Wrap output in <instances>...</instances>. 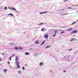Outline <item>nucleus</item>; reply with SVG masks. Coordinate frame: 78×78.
<instances>
[{
  "instance_id": "nucleus-13",
  "label": "nucleus",
  "mask_w": 78,
  "mask_h": 78,
  "mask_svg": "<svg viewBox=\"0 0 78 78\" xmlns=\"http://www.w3.org/2000/svg\"><path fill=\"white\" fill-rule=\"evenodd\" d=\"M65 33V32L64 31H63L62 32L60 33V34H62L63 33Z\"/></svg>"
},
{
  "instance_id": "nucleus-10",
  "label": "nucleus",
  "mask_w": 78,
  "mask_h": 78,
  "mask_svg": "<svg viewBox=\"0 0 78 78\" xmlns=\"http://www.w3.org/2000/svg\"><path fill=\"white\" fill-rule=\"evenodd\" d=\"M7 15H8V16H13V15L12 14H7Z\"/></svg>"
},
{
  "instance_id": "nucleus-20",
  "label": "nucleus",
  "mask_w": 78,
  "mask_h": 78,
  "mask_svg": "<svg viewBox=\"0 0 78 78\" xmlns=\"http://www.w3.org/2000/svg\"><path fill=\"white\" fill-rule=\"evenodd\" d=\"M15 50H18V48L16 47L15 48Z\"/></svg>"
},
{
  "instance_id": "nucleus-39",
  "label": "nucleus",
  "mask_w": 78,
  "mask_h": 78,
  "mask_svg": "<svg viewBox=\"0 0 78 78\" xmlns=\"http://www.w3.org/2000/svg\"><path fill=\"white\" fill-rule=\"evenodd\" d=\"M0 59H1V57H0Z\"/></svg>"
},
{
  "instance_id": "nucleus-1",
  "label": "nucleus",
  "mask_w": 78,
  "mask_h": 78,
  "mask_svg": "<svg viewBox=\"0 0 78 78\" xmlns=\"http://www.w3.org/2000/svg\"><path fill=\"white\" fill-rule=\"evenodd\" d=\"M16 64L17 65V66L16 67L17 69H19L20 68V65H19V64H20V62H16Z\"/></svg>"
},
{
  "instance_id": "nucleus-22",
  "label": "nucleus",
  "mask_w": 78,
  "mask_h": 78,
  "mask_svg": "<svg viewBox=\"0 0 78 78\" xmlns=\"http://www.w3.org/2000/svg\"><path fill=\"white\" fill-rule=\"evenodd\" d=\"M22 69H23V70H25V67H22Z\"/></svg>"
},
{
  "instance_id": "nucleus-23",
  "label": "nucleus",
  "mask_w": 78,
  "mask_h": 78,
  "mask_svg": "<svg viewBox=\"0 0 78 78\" xmlns=\"http://www.w3.org/2000/svg\"><path fill=\"white\" fill-rule=\"evenodd\" d=\"M44 28H43L41 30V31H43V30H44Z\"/></svg>"
},
{
  "instance_id": "nucleus-19",
  "label": "nucleus",
  "mask_w": 78,
  "mask_h": 78,
  "mask_svg": "<svg viewBox=\"0 0 78 78\" xmlns=\"http://www.w3.org/2000/svg\"><path fill=\"white\" fill-rule=\"evenodd\" d=\"M42 24H44V23H41L39 24L38 25H42Z\"/></svg>"
},
{
  "instance_id": "nucleus-12",
  "label": "nucleus",
  "mask_w": 78,
  "mask_h": 78,
  "mask_svg": "<svg viewBox=\"0 0 78 78\" xmlns=\"http://www.w3.org/2000/svg\"><path fill=\"white\" fill-rule=\"evenodd\" d=\"M4 71L5 72V73H6L7 71V69H4Z\"/></svg>"
},
{
  "instance_id": "nucleus-4",
  "label": "nucleus",
  "mask_w": 78,
  "mask_h": 78,
  "mask_svg": "<svg viewBox=\"0 0 78 78\" xmlns=\"http://www.w3.org/2000/svg\"><path fill=\"white\" fill-rule=\"evenodd\" d=\"M77 30H76L72 32L73 34H75V33H77Z\"/></svg>"
},
{
  "instance_id": "nucleus-27",
  "label": "nucleus",
  "mask_w": 78,
  "mask_h": 78,
  "mask_svg": "<svg viewBox=\"0 0 78 78\" xmlns=\"http://www.w3.org/2000/svg\"><path fill=\"white\" fill-rule=\"evenodd\" d=\"M72 8L71 7H69L68 8V9H71Z\"/></svg>"
},
{
  "instance_id": "nucleus-31",
  "label": "nucleus",
  "mask_w": 78,
  "mask_h": 78,
  "mask_svg": "<svg viewBox=\"0 0 78 78\" xmlns=\"http://www.w3.org/2000/svg\"><path fill=\"white\" fill-rule=\"evenodd\" d=\"M8 63L9 64H10V62H8Z\"/></svg>"
},
{
  "instance_id": "nucleus-36",
  "label": "nucleus",
  "mask_w": 78,
  "mask_h": 78,
  "mask_svg": "<svg viewBox=\"0 0 78 78\" xmlns=\"http://www.w3.org/2000/svg\"><path fill=\"white\" fill-rule=\"evenodd\" d=\"M56 32H55V34H56Z\"/></svg>"
},
{
  "instance_id": "nucleus-2",
  "label": "nucleus",
  "mask_w": 78,
  "mask_h": 78,
  "mask_svg": "<svg viewBox=\"0 0 78 78\" xmlns=\"http://www.w3.org/2000/svg\"><path fill=\"white\" fill-rule=\"evenodd\" d=\"M18 60H19V58H18V57L17 56H16V58L15 59V61H16V63L17 62H18Z\"/></svg>"
},
{
  "instance_id": "nucleus-30",
  "label": "nucleus",
  "mask_w": 78,
  "mask_h": 78,
  "mask_svg": "<svg viewBox=\"0 0 78 78\" xmlns=\"http://www.w3.org/2000/svg\"><path fill=\"white\" fill-rule=\"evenodd\" d=\"M69 0H65L64 1V2H66V1H68Z\"/></svg>"
},
{
  "instance_id": "nucleus-11",
  "label": "nucleus",
  "mask_w": 78,
  "mask_h": 78,
  "mask_svg": "<svg viewBox=\"0 0 78 78\" xmlns=\"http://www.w3.org/2000/svg\"><path fill=\"white\" fill-rule=\"evenodd\" d=\"M35 43L36 44H39V43L38 42V40H37Z\"/></svg>"
},
{
  "instance_id": "nucleus-14",
  "label": "nucleus",
  "mask_w": 78,
  "mask_h": 78,
  "mask_svg": "<svg viewBox=\"0 0 78 78\" xmlns=\"http://www.w3.org/2000/svg\"><path fill=\"white\" fill-rule=\"evenodd\" d=\"M21 73H22V71H20L18 72V73H20V74H21Z\"/></svg>"
},
{
  "instance_id": "nucleus-35",
  "label": "nucleus",
  "mask_w": 78,
  "mask_h": 78,
  "mask_svg": "<svg viewBox=\"0 0 78 78\" xmlns=\"http://www.w3.org/2000/svg\"><path fill=\"white\" fill-rule=\"evenodd\" d=\"M4 55V54H2V55L3 56Z\"/></svg>"
},
{
  "instance_id": "nucleus-15",
  "label": "nucleus",
  "mask_w": 78,
  "mask_h": 78,
  "mask_svg": "<svg viewBox=\"0 0 78 78\" xmlns=\"http://www.w3.org/2000/svg\"><path fill=\"white\" fill-rule=\"evenodd\" d=\"M46 12H40V14H43V13H45Z\"/></svg>"
},
{
  "instance_id": "nucleus-5",
  "label": "nucleus",
  "mask_w": 78,
  "mask_h": 78,
  "mask_svg": "<svg viewBox=\"0 0 78 78\" xmlns=\"http://www.w3.org/2000/svg\"><path fill=\"white\" fill-rule=\"evenodd\" d=\"M25 55H30V53L26 52L25 53Z\"/></svg>"
},
{
  "instance_id": "nucleus-28",
  "label": "nucleus",
  "mask_w": 78,
  "mask_h": 78,
  "mask_svg": "<svg viewBox=\"0 0 78 78\" xmlns=\"http://www.w3.org/2000/svg\"><path fill=\"white\" fill-rule=\"evenodd\" d=\"M57 31H58V30H55V33H57Z\"/></svg>"
},
{
  "instance_id": "nucleus-29",
  "label": "nucleus",
  "mask_w": 78,
  "mask_h": 78,
  "mask_svg": "<svg viewBox=\"0 0 78 78\" xmlns=\"http://www.w3.org/2000/svg\"><path fill=\"white\" fill-rule=\"evenodd\" d=\"M56 36V34H54L53 35V37H55V36Z\"/></svg>"
},
{
  "instance_id": "nucleus-18",
  "label": "nucleus",
  "mask_w": 78,
  "mask_h": 78,
  "mask_svg": "<svg viewBox=\"0 0 78 78\" xmlns=\"http://www.w3.org/2000/svg\"><path fill=\"white\" fill-rule=\"evenodd\" d=\"M4 10H6V9H7V7H5L4 8Z\"/></svg>"
},
{
  "instance_id": "nucleus-32",
  "label": "nucleus",
  "mask_w": 78,
  "mask_h": 78,
  "mask_svg": "<svg viewBox=\"0 0 78 78\" xmlns=\"http://www.w3.org/2000/svg\"><path fill=\"white\" fill-rule=\"evenodd\" d=\"M71 50H72V48H71V49H69V51H71Z\"/></svg>"
},
{
  "instance_id": "nucleus-33",
  "label": "nucleus",
  "mask_w": 78,
  "mask_h": 78,
  "mask_svg": "<svg viewBox=\"0 0 78 78\" xmlns=\"http://www.w3.org/2000/svg\"><path fill=\"white\" fill-rule=\"evenodd\" d=\"M15 54H13L12 56V57H13V56H15Z\"/></svg>"
},
{
  "instance_id": "nucleus-34",
  "label": "nucleus",
  "mask_w": 78,
  "mask_h": 78,
  "mask_svg": "<svg viewBox=\"0 0 78 78\" xmlns=\"http://www.w3.org/2000/svg\"><path fill=\"white\" fill-rule=\"evenodd\" d=\"M63 72H66V71H64Z\"/></svg>"
},
{
  "instance_id": "nucleus-37",
  "label": "nucleus",
  "mask_w": 78,
  "mask_h": 78,
  "mask_svg": "<svg viewBox=\"0 0 78 78\" xmlns=\"http://www.w3.org/2000/svg\"><path fill=\"white\" fill-rule=\"evenodd\" d=\"M35 55H36V54H34V55L35 56Z\"/></svg>"
},
{
  "instance_id": "nucleus-38",
  "label": "nucleus",
  "mask_w": 78,
  "mask_h": 78,
  "mask_svg": "<svg viewBox=\"0 0 78 78\" xmlns=\"http://www.w3.org/2000/svg\"><path fill=\"white\" fill-rule=\"evenodd\" d=\"M0 61H2V60H1V59H0Z\"/></svg>"
},
{
  "instance_id": "nucleus-21",
  "label": "nucleus",
  "mask_w": 78,
  "mask_h": 78,
  "mask_svg": "<svg viewBox=\"0 0 78 78\" xmlns=\"http://www.w3.org/2000/svg\"><path fill=\"white\" fill-rule=\"evenodd\" d=\"M49 48V46H47L45 48V49H46V48Z\"/></svg>"
},
{
  "instance_id": "nucleus-7",
  "label": "nucleus",
  "mask_w": 78,
  "mask_h": 78,
  "mask_svg": "<svg viewBox=\"0 0 78 78\" xmlns=\"http://www.w3.org/2000/svg\"><path fill=\"white\" fill-rule=\"evenodd\" d=\"M45 38H48V34H46L45 36Z\"/></svg>"
},
{
  "instance_id": "nucleus-26",
  "label": "nucleus",
  "mask_w": 78,
  "mask_h": 78,
  "mask_svg": "<svg viewBox=\"0 0 78 78\" xmlns=\"http://www.w3.org/2000/svg\"><path fill=\"white\" fill-rule=\"evenodd\" d=\"M11 58H12V57H11L10 58H9V60L10 61H11Z\"/></svg>"
},
{
  "instance_id": "nucleus-9",
  "label": "nucleus",
  "mask_w": 78,
  "mask_h": 78,
  "mask_svg": "<svg viewBox=\"0 0 78 78\" xmlns=\"http://www.w3.org/2000/svg\"><path fill=\"white\" fill-rule=\"evenodd\" d=\"M76 41V40H75L74 38H73L70 40V41Z\"/></svg>"
},
{
  "instance_id": "nucleus-3",
  "label": "nucleus",
  "mask_w": 78,
  "mask_h": 78,
  "mask_svg": "<svg viewBox=\"0 0 78 78\" xmlns=\"http://www.w3.org/2000/svg\"><path fill=\"white\" fill-rule=\"evenodd\" d=\"M11 10H13V11H16V8L15 7H13L12 8H11Z\"/></svg>"
},
{
  "instance_id": "nucleus-25",
  "label": "nucleus",
  "mask_w": 78,
  "mask_h": 78,
  "mask_svg": "<svg viewBox=\"0 0 78 78\" xmlns=\"http://www.w3.org/2000/svg\"><path fill=\"white\" fill-rule=\"evenodd\" d=\"M9 44H10V45H15V44H13L12 43H9Z\"/></svg>"
},
{
  "instance_id": "nucleus-24",
  "label": "nucleus",
  "mask_w": 78,
  "mask_h": 78,
  "mask_svg": "<svg viewBox=\"0 0 78 78\" xmlns=\"http://www.w3.org/2000/svg\"><path fill=\"white\" fill-rule=\"evenodd\" d=\"M76 23V22H74L72 24V25H73V24H74V23Z\"/></svg>"
},
{
  "instance_id": "nucleus-16",
  "label": "nucleus",
  "mask_w": 78,
  "mask_h": 78,
  "mask_svg": "<svg viewBox=\"0 0 78 78\" xmlns=\"http://www.w3.org/2000/svg\"><path fill=\"white\" fill-rule=\"evenodd\" d=\"M42 62H41L40 63V66H42Z\"/></svg>"
},
{
  "instance_id": "nucleus-17",
  "label": "nucleus",
  "mask_w": 78,
  "mask_h": 78,
  "mask_svg": "<svg viewBox=\"0 0 78 78\" xmlns=\"http://www.w3.org/2000/svg\"><path fill=\"white\" fill-rule=\"evenodd\" d=\"M23 48H21V47H19L18 48V49H20V50H22L23 49Z\"/></svg>"
},
{
  "instance_id": "nucleus-6",
  "label": "nucleus",
  "mask_w": 78,
  "mask_h": 78,
  "mask_svg": "<svg viewBox=\"0 0 78 78\" xmlns=\"http://www.w3.org/2000/svg\"><path fill=\"white\" fill-rule=\"evenodd\" d=\"M73 29V28H71V29H69L68 30H67V31H71V30H72Z\"/></svg>"
},
{
  "instance_id": "nucleus-8",
  "label": "nucleus",
  "mask_w": 78,
  "mask_h": 78,
  "mask_svg": "<svg viewBox=\"0 0 78 78\" xmlns=\"http://www.w3.org/2000/svg\"><path fill=\"white\" fill-rule=\"evenodd\" d=\"M45 40H44L43 42H42V43L41 44V45H43L44 44V43H45Z\"/></svg>"
}]
</instances>
